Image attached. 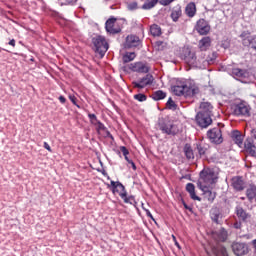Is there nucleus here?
<instances>
[{
  "mask_svg": "<svg viewBox=\"0 0 256 256\" xmlns=\"http://www.w3.org/2000/svg\"><path fill=\"white\" fill-rule=\"evenodd\" d=\"M214 237H216L218 241H227V230L224 228L218 230L215 232Z\"/></svg>",
  "mask_w": 256,
  "mask_h": 256,
  "instance_id": "nucleus-25",
  "label": "nucleus"
},
{
  "mask_svg": "<svg viewBox=\"0 0 256 256\" xmlns=\"http://www.w3.org/2000/svg\"><path fill=\"white\" fill-rule=\"evenodd\" d=\"M196 121L199 125V127L207 128L211 123H213V120L211 119V115L204 114V113H198L196 117Z\"/></svg>",
  "mask_w": 256,
  "mask_h": 256,
  "instance_id": "nucleus-8",
  "label": "nucleus"
},
{
  "mask_svg": "<svg viewBox=\"0 0 256 256\" xmlns=\"http://www.w3.org/2000/svg\"><path fill=\"white\" fill-rule=\"evenodd\" d=\"M134 99L142 103L143 101H147V96H145V94H136L134 95Z\"/></svg>",
  "mask_w": 256,
  "mask_h": 256,
  "instance_id": "nucleus-37",
  "label": "nucleus"
},
{
  "mask_svg": "<svg viewBox=\"0 0 256 256\" xmlns=\"http://www.w3.org/2000/svg\"><path fill=\"white\" fill-rule=\"evenodd\" d=\"M44 149H46L47 151H49L51 153V146H49V143L44 142Z\"/></svg>",
  "mask_w": 256,
  "mask_h": 256,
  "instance_id": "nucleus-43",
  "label": "nucleus"
},
{
  "mask_svg": "<svg viewBox=\"0 0 256 256\" xmlns=\"http://www.w3.org/2000/svg\"><path fill=\"white\" fill-rule=\"evenodd\" d=\"M128 9H129V11H135V9H137V3L132 2V3L128 4Z\"/></svg>",
  "mask_w": 256,
  "mask_h": 256,
  "instance_id": "nucleus-40",
  "label": "nucleus"
},
{
  "mask_svg": "<svg viewBox=\"0 0 256 256\" xmlns=\"http://www.w3.org/2000/svg\"><path fill=\"white\" fill-rule=\"evenodd\" d=\"M198 152L200 155H205V149L201 146H198Z\"/></svg>",
  "mask_w": 256,
  "mask_h": 256,
  "instance_id": "nucleus-44",
  "label": "nucleus"
},
{
  "mask_svg": "<svg viewBox=\"0 0 256 256\" xmlns=\"http://www.w3.org/2000/svg\"><path fill=\"white\" fill-rule=\"evenodd\" d=\"M106 31L107 33H110L112 35H115V33H120L121 28L117 26V19L110 18L106 21Z\"/></svg>",
  "mask_w": 256,
  "mask_h": 256,
  "instance_id": "nucleus-10",
  "label": "nucleus"
},
{
  "mask_svg": "<svg viewBox=\"0 0 256 256\" xmlns=\"http://www.w3.org/2000/svg\"><path fill=\"white\" fill-rule=\"evenodd\" d=\"M125 157V159H126V161H127V163H131L132 162V160H130L129 159V157L126 155V156H124Z\"/></svg>",
  "mask_w": 256,
  "mask_h": 256,
  "instance_id": "nucleus-52",
  "label": "nucleus"
},
{
  "mask_svg": "<svg viewBox=\"0 0 256 256\" xmlns=\"http://www.w3.org/2000/svg\"><path fill=\"white\" fill-rule=\"evenodd\" d=\"M211 111H213V106L209 102H202L200 104V112L204 115H211Z\"/></svg>",
  "mask_w": 256,
  "mask_h": 256,
  "instance_id": "nucleus-19",
  "label": "nucleus"
},
{
  "mask_svg": "<svg viewBox=\"0 0 256 256\" xmlns=\"http://www.w3.org/2000/svg\"><path fill=\"white\" fill-rule=\"evenodd\" d=\"M242 43L245 47H251L252 49H256V35H248L245 33L241 34Z\"/></svg>",
  "mask_w": 256,
  "mask_h": 256,
  "instance_id": "nucleus-12",
  "label": "nucleus"
},
{
  "mask_svg": "<svg viewBox=\"0 0 256 256\" xmlns=\"http://www.w3.org/2000/svg\"><path fill=\"white\" fill-rule=\"evenodd\" d=\"M184 153H185L187 159H193L195 157V155L193 154V149H191V146L189 144L185 145Z\"/></svg>",
  "mask_w": 256,
  "mask_h": 256,
  "instance_id": "nucleus-31",
  "label": "nucleus"
},
{
  "mask_svg": "<svg viewBox=\"0 0 256 256\" xmlns=\"http://www.w3.org/2000/svg\"><path fill=\"white\" fill-rule=\"evenodd\" d=\"M251 137H252V139H255V141H256V129L251 130Z\"/></svg>",
  "mask_w": 256,
  "mask_h": 256,
  "instance_id": "nucleus-45",
  "label": "nucleus"
},
{
  "mask_svg": "<svg viewBox=\"0 0 256 256\" xmlns=\"http://www.w3.org/2000/svg\"><path fill=\"white\" fill-rule=\"evenodd\" d=\"M174 95L178 97H193L199 93V87L193 84H177L172 87Z\"/></svg>",
  "mask_w": 256,
  "mask_h": 256,
  "instance_id": "nucleus-2",
  "label": "nucleus"
},
{
  "mask_svg": "<svg viewBox=\"0 0 256 256\" xmlns=\"http://www.w3.org/2000/svg\"><path fill=\"white\" fill-rule=\"evenodd\" d=\"M140 43L139 37L135 35H130L126 38V47H139Z\"/></svg>",
  "mask_w": 256,
  "mask_h": 256,
  "instance_id": "nucleus-16",
  "label": "nucleus"
},
{
  "mask_svg": "<svg viewBox=\"0 0 256 256\" xmlns=\"http://www.w3.org/2000/svg\"><path fill=\"white\" fill-rule=\"evenodd\" d=\"M110 185L112 187V193H118L121 199L123 198V195L127 194V191H125V186H123L121 182H115L112 180L110 182Z\"/></svg>",
  "mask_w": 256,
  "mask_h": 256,
  "instance_id": "nucleus-13",
  "label": "nucleus"
},
{
  "mask_svg": "<svg viewBox=\"0 0 256 256\" xmlns=\"http://www.w3.org/2000/svg\"><path fill=\"white\" fill-rule=\"evenodd\" d=\"M211 219L214 221V223H219V217H221V213L219 212V209L212 208L210 211Z\"/></svg>",
  "mask_w": 256,
  "mask_h": 256,
  "instance_id": "nucleus-27",
  "label": "nucleus"
},
{
  "mask_svg": "<svg viewBox=\"0 0 256 256\" xmlns=\"http://www.w3.org/2000/svg\"><path fill=\"white\" fill-rule=\"evenodd\" d=\"M184 61L188 65H192L193 67H198V69H205L209 62L203 59H197L195 56V52H191L189 48L184 49Z\"/></svg>",
  "mask_w": 256,
  "mask_h": 256,
  "instance_id": "nucleus-3",
  "label": "nucleus"
},
{
  "mask_svg": "<svg viewBox=\"0 0 256 256\" xmlns=\"http://www.w3.org/2000/svg\"><path fill=\"white\" fill-rule=\"evenodd\" d=\"M232 187L236 191H243L245 189V181H243L242 177L236 176L232 178Z\"/></svg>",
  "mask_w": 256,
  "mask_h": 256,
  "instance_id": "nucleus-15",
  "label": "nucleus"
},
{
  "mask_svg": "<svg viewBox=\"0 0 256 256\" xmlns=\"http://www.w3.org/2000/svg\"><path fill=\"white\" fill-rule=\"evenodd\" d=\"M120 151L121 153H123L124 157H127V155H129V150H127L125 146H121Z\"/></svg>",
  "mask_w": 256,
  "mask_h": 256,
  "instance_id": "nucleus-41",
  "label": "nucleus"
},
{
  "mask_svg": "<svg viewBox=\"0 0 256 256\" xmlns=\"http://www.w3.org/2000/svg\"><path fill=\"white\" fill-rule=\"evenodd\" d=\"M232 75L236 79H245V77H247V72L239 68H234L232 69Z\"/></svg>",
  "mask_w": 256,
  "mask_h": 256,
  "instance_id": "nucleus-24",
  "label": "nucleus"
},
{
  "mask_svg": "<svg viewBox=\"0 0 256 256\" xmlns=\"http://www.w3.org/2000/svg\"><path fill=\"white\" fill-rule=\"evenodd\" d=\"M136 57H137V55L135 54V52H127L123 56V62L124 63H131V61H133Z\"/></svg>",
  "mask_w": 256,
  "mask_h": 256,
  "instance_id": "nucleus-29",
  "label": "nucleus"
},
{
  "mask_svg": "<svg viewBox=\"0 0 256 256\" xmlns=\"http://www.w3.org/2000/svg\"><path fill=\"white\" fill-rule=\"evenodd\" d=\"M222 47H223L224 49H229V42H224V43H222Z\"/></svg>",
  "mask_w": 256,
  "mask_h": 256,
  "instance_id": "nucleus-47",
  "label": "nucleus"
},
{
  "mask_svg": "<svg viewBox=\"0 0 256 256\" xmlns=\"http://www.w3.org/2000/svg\"><path fill=\"white\" fill-rule=\"evenodd\" d=\"M165 97H167V94L162 90H158L152 94L154 101H161V99H165Z\"/></svg>",
  "mask_w": 256,
  "mask_h": 256,
  "instance_id": "nucleus-28",
  "label": "nucleus"
},
{
  "mask_svg": "<svg viewBox=\"0 0 256 256\" xmlns=\"http://www.w3.org/2000/svg\"><path fill=\"white\" fill-rule=\"evenodd\" d=\"M175 245H176V247H178V248L180 247V246H179V242H177V241H175Z\"/></svg>",
  "mask_w": 256,
  "mask_h": 256,
  "instance_id": "nucleus-55",
  "label": "nucleus"
},
{
  "mask_svg": "<svg viewBox=\"0 0 256 256\" xmlns=\"http://www.w3.org/2000/svg\"><path fill=\"white\" fill-rule=\"evenodd\" d=\"M252 244L254 246V253L256 254V239L252 241Z\"/></svg>",
  "mask_w": 256,
  "mask_h": 256,
  "instance_id": "nucleus-51",
  "label": "nucleus"
},
{
  "mask_svg": "<svg viewBox=\"0 0 256 256\" xmlns=\"http://www.w3.org/2000/svg\"><path fill=\"white\" fill-rule=\"evenodd\" d=\"M70 3L73 5V3H77V0H71Z\"/></svg>",
  "mask_w": 256,
  "mask_h": 256,
  "instance_id": "nucleus-54",
  "label": "nucleus"
},
{
  "mask_svg": "<svg viewBox=\"0 0 256 256\" xmlns=\"http://www.w3.org/2000/svg\"><path fill=\"white\" fill-rule=\"evenodd\" d=\"M207 135L212 143H216L218 145L223 143V134L221 133V129L219 127L210 129Z\"/></svg>",
  "mask_w": 256,
  "mask_h": 256,
  "instance_id": "nucleus-6",
  "label": "nucleus"
},
{
  "mask_svg": "<svg viewBox=\"0 0 256 256\" xmlns=\"http://www.w3.org/2000/svg\"><path fill=\"white\" fill-rule=\"evenodd\" d=\"M152 83H153V76L151 74H147L145 77H143L139 81L133 82V85L136 89H145L147 85H151Z\"/></svg>",
  "mask_w": 256,
  "mask_h": 256,
  "instance_id": "nucleus-11",
  "label": "nucleus"
},
{
  "mask_svg": "<svg viewBox=\"0 0 256 256\" xmlns=\"http://www.w3.org/2000/svg\"><path fill=\"white\" fill-rule=\"evenodd\" d=\"M93 45L96 49V53H99L100 57H104L105 53L109 50V44L103 36H96L93 38Z\"/></svg>",
  "mask_w": 256,
  "mask_h": 256,
  "instance_id": "nucleus-4",
  "label": "nucleus"
},
{
  "mask_svg": "<svg viewBox=\"0 0 256 256\" xmlns=\"http://www.w3.org/2000/svg\"><path fill=\"white\" fill-rule=\"evenodd\" d=\"M244 147L247 151V153H249V155H251L252 157H256V146L255 144L251 143V141H246L244 144Z\"/></svg>",
  "mask_w": 256,
  "mask_h": 256,
  "instance_id": "nucleus-23",
  "label": "nucleus"
},
{
  "mask_svg": "<svg viewBox=\"0 0 256 256\" xmlns=\"http://www.w3.org/2000/svg\"><path fill=\"white\" fill-rule=\"evenodd\" d=\"M122 199L124 203H129L130 205H137V202L135 201V197L133 196L127 197V193L125 195H122Z\"/></svg>",
  "mask_w": 256,
  "mask_h": 256,
  "instance_id": "nucleus-34",
  "label": "nucleus"
},
{
  "mask_svg": "<svg viewBox=\"0 0 256 256\" xmlns=\"http://www.w3.org/2000/svg\"><path fill=\"white\" fill-rule=\"evenodd\" d=\"M232 250L235 255L243 256L249 253V246L245 243L235 242L232 244Z\"/></svg>",
  "mask_w": 256,
  "mask_h": 256,
  "instance_id": "nucleus-7",
  "label": "nucleus"
},
{
  "mask_svg": "<svg viewBox=\"0 0 256 256\" xmlns=\"http://www.w3.org/2000/svg\"><path fill=\"white\" fill-rule=\"evenodd\" d=\"M195 29L200 35H207L211 31V26H209L207 20L200 19L197 21Z\"/></svg>",
  "mask_w": 256,
  "mask_h": 256,
  "instance_id": "nucleus-9",
  "label": "nucleus"
},
{
  "mask_svg": "<svg viewBox=\"0 0 256 256\" xmlns=\"http://www.w3.org/2000/svg\"><path fill=\"white\" fill-rule=\"evenodd\" d=\"M198 47L201 51H207L209 47H211V38L210 37H203L198 44Z\"/></svg>",
  "mask_w": 256,
  "mask_h": 256,
  "instance_id": "nucleus-17",
  "label": "nucleus"
},
{
  "mask_svg": "<svg viewBox=\"0 0 256 256\" xmlns=\"http://www.w3.org/2000/svg\"><path fill=\"white\" fill-rule=\"evenodd\" d=\"M168 109H171L172 111H175L177 109V104H175V101L173 99L169 98L167 102Z\"/></svg>",
  "mask_w": 256,
  "mask_h": 256,
  "instance_id": "nucleus-36",
  "label": "nucleus"
},
{
  "mask_svg": "<svg viewBox=\"0 0 256 256\" xmlns=\"http://www.w3.org/2000/svg\"><path fill=\"white\" fill-rule=\"evenodd\" d=\"M173 239H174V241H175V236H173Z\"/></svg>",
  "mask_w": 256,
  "mask_h": 256,
  "instance_id": "nucleus-56",
  "label": "nucleus"
},
{
  "mask_svg": "<svg viewBox=\"0 0 256 256\" xmlns=\"http://www.w3.org/2000/svg\"><path fill=\"white\" fill-rule=\"evenodd\" d=\"M234 113H235V115L247 116V115H249V107L245 106L244 104H239L235 108Z\"/></svg>",
  "mask_w": 256,
  "mask_h": 256,
  "instance_id": "nucleus-21",
  "label": "nucleus"
},
{
  "mask_svg": "<svg viewBox=\"0 0 256 256\" xmlns=\"http://www.w3.org/2000/svg\"><path fill=\"white\" fill-rule=\"evenodd\" d=\"M88 117L92 125L99 123V120L97 119V116L95 114H88Z\"/></svg>",
  "mask_w": 256,
  "mask_h": 256,
  "instance_id": "nucleus-38",
  "label": "nucleus"
},
{
  "mask_svg": "<svg viewBox=\"0 0 256 256\" xmlns=\"http://www.w3.org/2000/svg\"><path fill=\"white\" fill-rule=\"evenodd\" d=\"M69 99H70V101L73 103V105H77V102H76V97L74 96V95H70L69 96Z\"/></svg>",
  "mask_w": 256,
  "mask_h": 256,
  "instance_id": "nucleus-42",
  "label": "nucleus"
},
{
  "mask_svg": "<svg viewBox=\"0 0 256 256\" xmlns=\"http://www.w3.org/2000/svg\"><path fill=\"white\" fill-rule=\"evenodd\" d=\"M236 215L240 221H246L249 217V214H247L241 207H236Z\"/></svg>",
  "mask_w": 256,
  "mask_h": 256,
  "instance_id": "nucleus-26",
  "label": "nucleus"
},
{
  "mask_svg": "<svg viewBox=\"0 0 256 256\" xmlns=\"http://www.w3.org/2000/svg\"><path fill=\"white\" fill-rule=\"evenodd\" d=\"M246 195H247L248 199H255L256 186H250V188L247 189Z\"/></svg>",
  "mask_w": 256,
  "mask_h": 256,
  "instance_id": "nucleus-33",
  "label": "nucleus"
},
{
  "mask_svg": "<svg viewBox=\"0 0 256 256\" xmlns=\"http://www.w3.org/2000/svg\"><path fill=\"white\" fill-rule=\"evenodd\" d=\"M234 228L235 229H241V222L234 223Z\"/></svg>",
  "mask_w": 256,
  "mask_h": 256,
  "instance_id": "nucleus-46",
  "label": "nucleus"
},
{
  "mask_svg": "<svg viewBox=\"0 0 256 256\" xmlns=\"http://www.w3.org/2000/svg\"><path fill=\"white\" fill-rule=\"evenodd\" d=\"M217 179H219V175L211 168H205L200 172L198 187L202 190L205 199L210 202L214 201L216 197L215 192L211 189H213V185L217 183Z\"/></svg>",
  "mask_w": 256,
  "mask_h": 256,
  "instance_id": "nucleus-1",
  "label": "nucleus"
},
{
  "mask_svg": "<svg viewBox=\"0 0 256 256\" xmlns=\"http://www.w3.org/2000/svg\"><path fill=\"white\" fill-rule=\"evenodd\" d=\"M157 3H159V0H146V3L143 5V9H153Z\"/></svg>",
  "mask_w": 256,
  "mask_h": 256,
  "instance_id": "nucleus-32",
  "label": "nucleus"
},
{
  "mask_svg": "<svg viewBox=\"0 0 256 256\" xmlns=\"http://www.w3.org/2000/svg\"><path fill=\"white\" fill-rule=\"evenodd\" d=\"M130 69L136 73H149V66L143 62L130 64Z\"/></svg>",
  "mask_w": 256,
  "mask_h": 256,
  "instance_id": "nucleus-14",
  "label": "nucleus"
},
{
  "mask_svg": "<svg viewBox=\"0 0 256 256\" xmlns=\"http://www.w3.org/2000/svg\"><path fill=\"white\" fill-rule=\"evenodd\" d=\"M185 13L187 17H193L197 13V6L194 2H190L186 5Z\"/></svg>",
  "mask_w": 256,
  "mask_h": 256,
  "instance_id": "nucleus-18",
  "label": "nucleus"
},
{
  "mask_svg": "<svg viewBox=\"0 0 256 256\" xmlns=\"http://www.w3.org/2000/svg\"><path fill=\"white\" fill-rule=\"evenodd\" d=\"M232 139L238 147H241V145H243V136L241 135V132L237 130L233 131Z\"/></svg>",
  "mask_w": 256,
  "mask_h": 256,
  "instance_id": "nucleus-22",
  "label": "nucleus"
},
{
  "mask_svg": "<svg viewBox=\"0 0 256 256\" xmlns=\"http://www.w3.org/2000/svg\"><path fill=\"white\" fill-rule=\"evenodd\" d=\"M160 131L166 135H177L179 129L171 121H165L159 123Z\"/></svg>",
  "mask_w": 256,
  "mask_h": 256,
  "instance_id": "nucleus-5",
  "label": "nucleus"
},
{
  "mask_svg": "<svg viewBox=\"0 0 256 256\" xmlns=\"http://www.w3.org/2000/svg\"><path fill=\"white\" fill-rule=\"evenodd\" d=\"M9 45H11L12 47H15V40L14 39L10 40Z\"/></svg>",
  "mask_w": 256,
  "mask_h": 256,
  "instance_id": "nucleus-50",
  "label": "nucleus"
},
{
  "mask_svg": "<svg viewBox=\"0 0 256 256\" xmlns=\"http://www.w3.org/2000/svg\"><path fill=\"white\" fill-rule=\"evenodd\" d=\"M150 32L153 37H159V35H161V27H159L157 24H154L150 27Z\"/></svg>",
  "mask_w": 256,
  "mask_h": 256,
  "instance_id": "nucleus-30",
  "label": "nucleus"
},
{
  "mask_svg": "<svg viewBox=\"0 0 256 256\" xmlns=\"http://www.w3.org/2000/svg\"><path fill=\"white\" fill-rule=\"evenodd\" d=\"M171 17L173 21H178L179 18L181 17V9L173 10L171 13Z\"/></svg>",
  "mask_w": 256,
  "mask_h": 256,
  "instance_id": "nucleus-35",
  "label": "nucleus"
},
{
  "mask_svg": "<svg viewBox=\"0 0 256 256\" xmlns=\"http://www.w3.org/2000/svg\"><path fill=\"white\" fill-rule=\"evenodd\" d=\"M94 126H96L97 131H104L105 130V125H103V123H101V121L96 123Z\"/></svg>",
  "mask_w": 256,
  "mask_h": 256,
  "instance_id": "nucleus-39",
  "label": "nucleus"
},
{
  "mask_svg": "<svg viewBox=\"0 0 256 256\" xmlns=\"http://www.w3.org/2000/svg\"><path fill=\"white\" fill-rule=\"evenodd\" d=\"M147 217H150V219H153V214L149 210H145Z\"/></svg>",
  "mask_w": 256,
  "mask_h": 256,
  "instance_id": "nucleus-48",
  "label": "nucleus"
},
{
  "mask_svg": "<svg viewBox=\"0 0 256 256\" xmlns=\"http://www.w3.org/2000/svg\"><path fill=\"white\" fill-rule=\"evenodd\" d=\"M130 165H132L133 169H137V167L135 166V163L133 161L130 162Z\"/></svg>",
  "mask_w": 256,
  "mask_h": 256,
  "instance_id": "nucleus-53",
  "label": "nucleus"
},
{
  "mask_svg": "<svg viewBox=\"0 0 256 256\" xmlns=\"http://www.w3.org/2000/svg\"><path fill=\"white\" fill-rule=\"evenodd\" d=\"M60 103H65L67 101L63 96H59Z\"/></svg>",
  "mask_w": 256,
  "mask_h": 256,
  "instance_id": "nucleus-49",
  "label": "nucleus"
},
{
  "mask_svg": "<svg viewBox=\"0 0 256 256\" xmlns=\"http://www.w3.org/2000/svg\"><path fill=\"white\" fill-rule=\"evenodd\" d=\"M186 191L189 192L191 199H193L194 201H201V198H199V196L195 194V185L193 183H188L186 185Z\"/></svg>",
  "mask_w": 256,
  "mask_h": 256,
  "instance_id": "nucleus-20",
  "label": "nucleus"
}]
</instances>
